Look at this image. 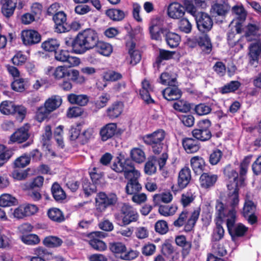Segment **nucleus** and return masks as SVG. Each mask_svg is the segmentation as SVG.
<instances>
[{"mask_svg":"<svg viewBox=\"0 0 261 261\" xmlns=\"http://www.w3.org/2000/svg\"><path fill=\"white\" fill-rule=\"evenodd\" d=\"M166 132L163 129H158L152 133L146 134L142 137L144 143L151 147L155 154H159L162 151Z\"/></svg>","mask_w":261,"mask_h":261,"instance_id":"nucleus-4","label":"nucleus"},{"mask_svg":"<svg viewBox=\"0 0 261 261\" xmlns=\"http://www.w3.org/2000/svg\"><path fill=\"white\" fill-rule=\"evenodd\" d=\"M115 219L121 221L123 225H127L136 222L139 218L137 212L132 206L127 203H123L118 212L114 215Z\"/></svg>","mask_w":261,"mask_h":261,"instance_id":"nucleus-7","label":"nucleus"},{"mask_svg":"<svg viewBox=\"0 0 261 261\" xmlns=\"http://www.w3.org/2000/svg\"><path fill=\"white\" fill-rule=\"evenodd\" d=\"M165 37L167 44L172 48L176 47L181 40L179 35L175 33L168 31V30L165 33Z\"/></svg>","mask_w":261,"mask_h":261,"instance_id":"nucleus-33","label":"nucleus"},{"mask_svg":"<svg viewBox=\"0 0 261 261\" xmlns=\"http://www.w3.org/2000/svg\"><path fill=\"white\" fill-rule=\"evenodd\" d=\"M60 45L59 41L55 38H48L41 43V48L47 52L55 53Z\"/></svg>","mask_w":261,"mask_h":261,"instance_id":"nucleus-31","label":"nucleus"},{"mask_svg":"<svg viewBox=\"0 0 261 261\" xmlns=\"http://www.w3.org/2000/svg\"><path fill=\"white\" fill-rule=\"evenodd\" d=\"M156 160L154 156L148 158V161L146 162L144 165V172L145 174L151 175L156 172Z\"/></svg>","mask_w":261,"mask_h":261,"instance_id":"nucleus-55","label":"nucleus"},{"mask_svg":"<svg viewBox=\"0 0 261 261\" xmlns=\"http://www.w3.org/2000/svg\"><path fill=\"white\" fill-rule=\"evenodd\" d=\"M248 230V228L241 223H238L229 233L232 240L237 238L244 237Z\"/></svg>","mask_w":261,"mask_h":261,"instance_id":"nucleus-40","label":"nucleus"},{"mask_svg":"<svg viewBox=\"0 0 261 261\" xmlns=\"http://www.w3.org/2000/svg\"><path fill=\"white\" fill-rule=\"evenodd\" d=\"M88 238L89 239L88 243L93 249L98 251H104L107 249L106 244L100 239L93 237H88Z\"/></svg>","mask_w":261,"mask_h":261,"instance_id":"nucleus-44","label":"nucleus"},{"mask_svg":"<svg viewBox=\"0 0 261 261\" xmlns=\"http://www.w3.org/2000/svg\"><path fill=\"white\" fill-rule=\"evenodd\" d=\"M27 60V57L22 51L17 52L11 59L13 64L17 66L24 65Z\"/></svg>","mask_w":261,"mask_h":261,"instance_id":"nucleus-63","label":"nucleus"},{"mask_svg":"<svg viewBox=\"0 0 261 261\" xmlns=\"http://www.w3.org/2000/svg\"><path fill=\"white\" fill-rule=\"evenodd\" d=\"M215 221L216 227L214 231L212 240L213 241H219L223 238L224 234V229L222 226L223 221L215 220Z\"/></svg>","mask_w":261,"mask_h":261,"instance_id":"nucleus-53","label":"nucleus"},{"mask_svg":"<svg viewBox=\"0 0 261 261\" xmlns=\"http://www.w3.org/2000/svg\"><path fill=\"white\" fill-rule=\"evenodd\" d=\"M160 83L164 85H172L176 82V79L172 77L171 74L164 72L161 73L160 76Z\"/></svg>","mask_w":261,"mask_h":261,"instance_id":"nucleus-64","label":"nucleus"},{"mask_svg":"<svg viewBox=\"0 0 261 261\" xmlns=\"http://www.w3.org/2000/svg\"><path fill=\"white\" fill-rule=\"evenodd\" d=\"M47 14L52 16H66L64 12L60 10V5L57 3L51 4L48 7Z\"/></svg>","mask_w":261,"mask_h":261,"instance_id":"nucleus-57","label":"nucleus"},{"mask_svg":"<svg viewBox=\"0 0 261 261\" xmlns=\"http://www.w3.org/2000/svg\"><path fill=\"white\" fill-rule=\"evenodd\" d=\"M47 215L53 221L61 223L65 220L63 212L58 208L51 207L48 210Z\"/></svg>","mask_w":261,"mask_h":261,"instance_id":"nucleus-36","label":"nucleus"},{"mask_svg":"<svg viewBox=\"0 0 261 261\" xmlns=\"http://www.w3.org/2000/svg\"><path fill=\"white\" fill-rule=\"evenodd\" d=\"M173 108L177 111L182 113H187L191 109V104L187 101L178 100L174 102Z\"/></svg>","mask_w":261,"mask_h":261,"instance_id":"nucleus-59","label":"nucleus"},{"mask_svg":"<svg viewBox=\"0 0 261 261\" xmlns=\"http://www.w3.org/2000/svg\"><path fill=\"white\" fill-rule=\"evenodd\" d=\"M17 204V199L9 194H3L0 196V206L9 207Z\"/></svg>","mask_w":261,"mask_h":261,"instance_id":"nucleus-41","label":"nucleus"},{"mask_svg":"<svg viewBox=\"0 0 261 261\" xmlns=\"http://www.w3.org/2000/svg\"><path fill=\"white\" fill-rule=\"evenodd\" d=\"M191 167L196 175H200L203 173L205 166L204 160L200 156H195L190 160Z\"/></svg>","mask_w":261,"mask_h":261,"instance_id":"nucleus-27","label":"nucleus"},{"mask_svg":"<svg viewBox=\"0 0 261 261\" xmlns=\"http://www.w3.org/2000/svg\"><path fill=\"white\" fill-rule=\"evenodd\" d=\"M212 122L208 119H203L198 121L197 127L192 131L193 137L201 142L210 140L212 137L211 130Z\"/></svg>","mask_w":261,"mask_h":261,"instance_id":"nucleus-8","label":"nucleus"},{"mask_svg":"<svg viewBox=\"0 0 261 261\" xmlns=\"http://www.w3.org/2000/svg\"><path fill=\"white\" fill-rule=\"evenodd\" d=\"M2 12L5 16H10L15 8V4L11 0H1Z\"/></svg>","mask_w":261,"mask_h":261,"instance_id":"nucleus-45","label":"nucleus"},{"mask_svg":"<svg viewBox=\"0 0 261 261\" xmlns=\"http://www.w3.org/2000/svg\"><path fill=\"white\" fill-rule=\"evenodd\" d=\"M11 115L15 116L16 120L20 122L25 118L27 109L22 105H15Z\"/></svg>","mask_w":261,"mask_h":261,"instance_id":"nucleus-48","label":"nucleus"},{"mask_svg":"<svg viewBox=\"0 0 261 261\" xmlns=\"http://www.w3.org/2000/svg\"><path fill=\"white\" fill-rule=\"evenodd\" d=\"M191 179V171L188 165L185 166L178 172L177 180V189L175 191H181L186 188L190 184Z\"/></svg>","mask_w":261,"mask_h":261,"instance_id":"nucleus-14","label":"nucleus"},{"mask_svg":"<svg viewBox=\"0 0 261 261\" xmlns=\"http://www.w3.org/2000/svg\"><path fill=\"white\" fill-rule=\"evenodd\" d=\"M163 97L168 101H173L178 100L182 95V91L175 85H169L162 92Z\"/></svg>","mask_w":261,"mask_h":261,"instance_id":"nucleus-17","label":"nucleus"},{"mask_svg":"<svg viewBox=\"0 0 261 261\" xmlns=\"http://www.w3.org/2000/svg\"><path fill=\"white\" fill-rule=\"evenodd\" d=\"M124 107L122 101L116 100L108 107L105 111V115L110 120L116 119L122 114Z\"/></svg>","mask_w":261,"mask_h":261,"instance_id":"nucleus-16","label":"nucleus"},{"mask_svg":"<svg viewBox=\"0 0 261 261\" xmlns=\"http://www.w3.org/2000/svg\"><path fill=\"white\" fill-rule=\"evenodd\" d=\"M120 129L117 127L116 123H109L101 127L99 136L102 142L114 139L121 134Z\"/></svg>","mask_w":261,"mask_h":261,"instance_id":"nucleus-11","label":"nucleus"},{"mask_svg":"<svg viewBox=\"0 0 261 261\" xmlns=\"http://www.w3.org/2000/svg\"><path fill=\"white\" fill-rule=\"evenodd\" d=\"M63 243L62 240L54 236H49L45 237L42 241L43 245L47 248H57L62 245Z\"/></svg>","mask_w":261,"mask_h":261,"instance_id":"nucleus-38","label":"nucleus"},{"mask_svg":"<svg viewBox=\"0 0 261 261\" xmlns=\"http://www.w3.org/2000/svg\"><path fill=\"white\" fill-rule=\"evenodd\" d=\"M177 210V206L175 204L160 205L159 207V213L162 216L167 217L173 215Z\"/></svg>","mask_w":261,"mask_h":261,"instance_id":"nucleus-51","label":"nucleus"},{"mask_svg":"<svg viewBox=\"0 0 261 261\" xmlns=\"http://www.w3.org/2000/svg\"><path fill=\"white\" fill-rule=\"evenodd\" d=\"M30 164V158L28 154L24 153L17 158L13 163V166L15 168H21L26 167Z\"/></svg>","mask_w":261,"mask_h":261,"instance_id":"nucleus-62","label":"nucleus"},{"mask_svg":"<svg viewBox=\"0 0 261 261\" xmlns=\"http://www.w3.org/2000/svg\"><path fill=\"white\" fill-rule=\"evenodd\" d=\"M118 197L116 193L110 192L107 194L105 192L97 193L95 197V211L98 214H102L106 210L113 207L118 202Z\"/></svg>","mask_w":261,"mask_h":261,"instance_id":"nucleus-5","label":"nucleus"},{"mask_svg":"<svg viewBox=\"0 0 261 261\" xmlns=\"http://www.w3.org/2000/svg\"><path fill=\"white\" fill-rule=\"evenodd\" d=\"M175 54L174 51H170L164 49H159V55L156 57L155 61L153 63V67L159 69L163 61L169 60L173 58Z\"/></svg>","mask_w":261,"mask_h":261,"instance_id":"nucleus-23","label":"nucleus"},{"mask_svg":"<svg viewBox=\"0 0 261 261\" xmlns=\"http://www.w3.org/2000/svg\"><path fill=\"white\" fill-rule=\"evenodd\" d=\"M62 102V99L60 96L52 95L46 100L44 106H40L37 109L35 115L36 119L40 122L43 121L52 112L61 105Z\"/></svg>","mask_w":261,"mask_h":261,"instance_id":"nucleus-3","label":"nucleus"},{"mask_svg":"<svg viewBox=\"0 0 261 261\" xmlns=\"http://www.w3.org/2000/svg\"><path fill=\"white\" fill-rule=\"evenodd\" d=\"M198 30L202 34H207L212 28V17H195Z\"/></svg>","mask_w":261,"mask_h":261,"instance_id":"nucleus-24","label":"nucleus"},{"mask_svg":"<svg viewBox=\"0 0 261 261\" xmlns=\"http://www.w3.org/2000/svg\"><path fill=\"white\" fill-rule=\"evenodd\" d=\"M198 140L195 138L186 137L182 140V145L185 150L188 153H193L198 151L200 148Z\"/></svg>","mask_w":261,"mask_h":261,"instance_id":"nucleus-22","label":"nucleus"},{"mask_svg":"<svg viewBox=\"0 0 261 261\" xmlns=\"http://www.w3.org/2000/svg\"><path fill=\"white\" fill-rule=\"evenodd\" d=\"M56 80H60L66 76H70V71L65 66H59L56 68L54 74Z\"/></svg>","mask_w":261,"mask_h":261,"instance_id":"nucleus-61","label":"nucleus"},{"mask_svg":"<svg viewBox=\"0 0 261 261\" xmlns=\"http://www.w3.org/2000/svg\"><path fill=\"white\" fill-rule=\"evenodd\" d=\"M21 39L24 45L30 46L39 43L41 36L36 30H24L21 32Z\"/></svg>","mask_w":261,"mask_h":261,"instance_id":"nucleus-13","label":"nucleus"},{"mask_svg":"<svg viewBox=\"0 0 261 261\" xmlns=\"http://www.w3.org/2000/svg\"><path fill=\"white\" fill-rule=\"evenodd\" d=\"M15 106L14 102L10 100H4L0 103V112L6 115H11Z\"/></svg>","mask_w":261,"mask_h":261,"instance_id":"nucleus-52","label":"nucleus"},{"mask_svg":"<svg viewBox=\"0 0 261 261\" xmlns=\"http://www.w3.org/2000/svg\"><path fill=\"white\" fill-rule=\"evenodd\" d=\"M109 248L112 253L116 257L120 258L127 250L125 245L120 242L114 241L109 243Z\"/></svg>","mask_w":261,"mask_h":261,"instance_id":"nucleus-26","label":"nucleus"},{"mask_svg":"<svg viewBox=\"0 0 261 261\" xmlns=\"http://www.w3.org/2000/svg\"><path fill=\"white\" fill-rule=\"evenodd\" d=\"M52 195L56 201H61L66 197L65 191L57 182H54L51 188Z\"/></svg>","mask_w":261,"mask_h":261,"instance_id":"nucleus-35","label":"nucleus"},{"mask_svg":"<svg viewBox=\"0 0 261 261\" xmlns=\"http://www.w3.org/2000/svg\"><path fill=\"white\" fill-rule=\"evenodd\" d=\"M153 91L149 82L144 79L142 82V88L140 90L141 98L147 104L154 103L155 101L151 97L150 92Z\"/></svg>","mask_w":261,"mask_h":261,"instance_id":"nucleus-21","label":"nucleus"},{"mask_svg":"<svg viewBox=\"0 0 261 261\" xmlns=\"http://www.w3.org/2000/svg\"><path fill=\"white\" fill-rule=\"evenodd\" d=\"M96 44L94 48L96 52L99 54L105 57H109L112 53L113 48L110 43L99 39L98 43Z\"/></svg>","mask_w":261,"mask_h":261,"instance_id":"nucleus-29","label":"nucleus"},{"mask_svg":"<svg viewBox=\"0 0 261 261\" xmlns=\"http://www.w3.org/2000/svg\"><path fill=\"white\" fill-rule=\"evenodd\" d=\"M248 49V64L254 68L257 67L261 54V41L258 40L250 43Z\"/></svg>","mask_w":261,"mask_h":261,"instance_id":"nucleus-12","label":"nucleus"},{"mask_svg":"<svg viewBox=\"0 0 261 261\" xmlns=\"http://www.w3.org/2000/svg\"><path fill=\"white\" fill-rule=\"evenodd\" d=\"M256 210V205L254 202L249 199H246L244 204L242 214L246 218L250 214L255 213Z\"/></svg>","mask_w":261,"mask_h":261,"instance_id":"nucleus-54","label":"nucleus"},{"mask_svg":"<svg viewBox=\"0 0 261 261\" xmlns=\"http://www.w3.org/2000/svg\"><path fill=\"white\" fill-rule=\"evenodd\" d=\"M111 99V96L107 93H102L98 99L94 101L95 111H97L105 107Z\"/></svg>","mask_w":261,"mask_h":261,"instance_id":"nucleus-46","label":"nucleus"},{"mask_svg":"<svg viewBox=\"0 0 261 261\" xmlns=\"http://www.w3.org/2000/svg\"><path fill=\"white\" fill-rule=\"evenodd\" d=\"M161 253L167 261H176L179 258V253L176 251L169 240H166L161 246Z\"/></svg>","mask_w":261,"mask_h":261,"instance_id":"nucleus-15","label":"nucleus"},{"mask_svg":"<svg viewBox=\"0 0 261 261\" xmlns=\"http://www.w3.org/2000/svg\"><path fill=\"white\" fill-rule=\"evenodd\" d=\"M65 43L67 46L71 47L74 53L81 54L77 35L73 38L70 37H66L65 38Z\"/></svg>","mask_w":261,"mask_h":261,"instance_id":"nucleus-56","label":"nucleus"},{"mask_svg":"<svg viewBox=\"0 0 261 261\" xmlns=\"http://www.w3.org/2000/svg\"><path fill=\"white\" fill-rule=\"evenodd\" d=\"M187 45L192 48L198 46L201 53L209 55L213 50V44L207 34H202L187 39Z\"/></svg>","mask_w":261,"mask_h":261,"instance_id":"nucleus-6","label":"nucleus"},{"mask_svg":"<svg viewBox=\"0 0 261 261\" xmlns=\"http://www.w3.org/2000/svg\"><path fill=\"white\" fill-rule=\"evenodd\" d=\"M55 23V32L62 33L70 30L68 23L66 22L67 17H53Z\"/></svg>","mask_w":261,"mask_h":261,"instance_id":"nucleus-32","label":"nucleus"},{"mask_svg":"<svg viewBox=\"0 0 261 261\" xmlns=\"http://www.w3.org/2000/svg\"><path fill=\"white\" fill-rule=\"evenodd\" d=\"M223 152L218 148H214L211 151L208 156V162L212 166L218 165L222 159Z\"/></svg>","mask_w":261,"mask_h":261,"instance_id":"nucleus-39","label":"nucleus"},{"mask_svg":"<svg viewBox=\"0 0 261 261\" xmlns=\"http://www.w3.org/2000/svg\"><path fill=\"white\" fill-rule=\"evenodd\" d=\"M241 86V83L238 81H231L229 83L222 86L220 89L222 94H227L234 92L238 90Z\"/></svg>","mask_w":261,"mask_h":261,"instance_id":"nucleus-42","label":"nucleus"},{"mask_svg":"<svg viewBox=\"0 0 261 261\" xmlns=\"http://www.w3.org/2000/svg\"><path fill=\"white\" fill-rule=\"evenodd\" d=\"M176 244L181 247V253L183 258L187 257L190 253L192 248V242L188 241L184 235L177 236L175 239Z\"/></svg>","mask_w":261,"mask_h":261,"instance_id":"nucleus-20","label":"nucleus"},{"mask_svg":"<svg viewBox=\"0 0 261 261\" xmlns=\"http://www.w3.org/2000/svg\"><path fill=\"white\" fill-rule=\"evenodd\" d=\"M200 212V207H196L191 213L190 217L187 219L189 212L187 210H185L179 214L178 218L173 222V225L177 228L184 225V230L186 232H191L194 229L198 220Z\"/></svg>","mask_w":261,"mask_h":261,"instance_id":"nucleus-2","label":"nucleus"},{"mask_svg":"<svg viewBox=\"0 0 261 261\" xmlns=\"http://www.w3.org/2000/svg\"><path fill=\"white\" fill-rule=\"evenodd\" d=\"M30 129V124L28 123L17 128L10 136L8 144H12L15 143L22 144L27 141L31 136Z\"/></svg>","mask_w":261,"mask_h":261,"instance_id":"nucleus-10","label":"nucleus"},{"mask_svg":"<svg viewBox=\"0 0 261 261\" xmlns=\"http://www.w3.org/2000/svg\"><path fill=\"white\" fill-rule=\"evenodd\" d=\"M124 171H122L124 173V176L125 178H129V177L133 175L135 176L137 175L139 171L135 169V166L132 160L129 159H123V165Z\"/></svg>","mask_w":261,"mask_h":261,"instance_id":"nucleus-30","label":"nucleus"},{"mask_svg":"<svg viewBox=\"0 0 261 261\" xmlns=\"http://www.w3.org/2000/svg\"><path fill=\"white\" fill-rule=\"evenodd\" d=\"M81 54L94 48L99 39L98 33L94 29H86L77 34Z\"/></svg>","mask_w":261,"mask_h":261,"instance_id":"nucleus-1","label":"nucleus"},{"mask_svg":"<svg viewBox=\"0 0 261 261\" xmlns=\"http://www.w3.org/2000/svg\"><path fill=\"white\" fill-rule=\"evenodd\" d=\"M224 177L229 182L227 184V188L228 191L232 190L234 187H242L244 186L245 181H240V172L239 174L238 171L232 166L229 164L225 166L223 170Z\"/></svg>","mask_w":261,"mask_h":261,"instance_id":"nucleus-9","label":"nucleus"},{"mask_svg":"<svg viewBox=\"0 0 261 261\" xmlns=\"http://www.w3.org/2000/svg\"><path fill=\"white\" fill-rule=\"evenodd\" d=\"M212 105L207 103H200L195 105L194 111L198 116H204L210 114L212 112Z\"/></svg>","mask_w":261,"mask_h":261,"instance_id":"nucleus-47","label":"nucleus"},{"mask_svg":"<svg viewBox=\"0 0 261 261\" xmlns=\"http://www.w3.org/2000/svg\"><path fill=\"white\" fill-rule=\"evenodd\" d=\"M218 176L217 174L212 172H203L199 178L200 186L202 188L207 189L214 186L218 180Z\"/></svg>","mask_w":261,"mask_h":261,"instance_id":"nucleus-19","label":"nucleus"},{"mask_svg":"<svg viewBox=\"0 0 261 261\" xmlns=\"http://www.w3.org/2000/svg\"><path fill=\"white\" fill-rule=\"evenodd\" d=\"M20 239L24 244L28 245H36L40 242L39 236L34 233L20 236Z\"/></svg>","mask_w":261,"mask_h":261,"instance_id":"nucleus-50","label":"nucleus"},{"mask_svg":"<svg viewBox=\"0 0 261 261\" xmlns=\"http://www.w3.org/2000/svg\"><path fill=\"white\" fill-rule=\"evenodd\" d=\"M130 157L132 161L141 164L146 160V155L143 150L138 147H134L130 150Z\"/></svg>","mask_w":261,"mask_h":261,"instance_id":"nucleus-34","label":"nucleus"},{"mask_svg":"<svg viewBox=\"0 0 261 261\" xmlns=\"http://www.w3.org/2000/svg\"><path fill=\"white\" fill-rule=\"evenodd\" d=\"M67 100L71 104L83 107L87 105L89 97L86 94L70 93L67 95Z\"/></svg>","mask_w":261,"mask_h":261,"instance_id":"nucleus-25","label":"nucleus"},{"mask_svg":"<svg viewBox=\"0 0 261 261\" xmlns=\"http://www.w3.org/2000/svg\"><path fill=\"white\" fill-rule=\"evenodd\" d=\"M89 174L92 182L95 184H99L100 179L104 175L103 172L96 167H93L90 170H89Z\"/></svg>","mask_w":261,"mask_h":261,"instance_id":"nucleus-60","label":"nucleus"},{"mask_svg":"<svg viewBox=\"0 0 261 261\" xmlns=\"http://www.w3.org/2000/svg\"><path fill=\"white\" fill-rule=\"evenodd\" d=\"M140 176V172H138L137 176L132 175L129 178H125L128 180L125 188V193L127 195H133L138 193L142 189V186L139 182L138 178Z\"/></svg>","mask_w":261,"mask_h":261,"instance_id":"nucleus-18","label":"nucleus"},{"mask_svg":"<svg viewBox=\"0 0 261 261\" xmlns=\"http://www.w3.org/2000/svg\"><path fill=\"white\" fill-rule=\"evenodd\" d=\"M155 232L161 235L166 234L169 230L168 224L164 220H159L154 224Z\"/></svg>","mask_w":261,"mask_h":261,"instance_id":"nucleus-58","label":"nucleus"},{"mask_svg":"<svg viewBox=\"0 0 261 261\" xmlns=\"http://www.w3.org/2000/svg\"><path fill=\"white\" fill-rule=\"evenodd\" d=\"M252 155H249L245 156L240 165V181H245L247 172L248 167L250 163Z\"/></svg>","mask_w":261,"mask_h":261,"instance_id":"nucleus-43","label":"nucleus"},{"mask_svg":"<svg viewBox=\"0 0 261 261\" xmlns=\"http://www.w3.org/2000/svg\"><path fill=\"white\" fill-rule=\"evenodd\" d=\"M239 187H236L227 194L228 200H229L230 210H236V207L239 203Z\"/></svg>","mask_w":261,"mask_h":261,"instance_id":"nucleus-37","label":"nucleus"},{"mask_svg":"<svg viewBox=\"0 0 261 261\" xmlns=\"http://www.w3.org/2000/svg\"><path fill=\"white\" fill-rule=\"evenodd\" d=\"M168 16H182L185 14V8L177 2L171 3L168 7Z\"/></svg>","mask_w":261,"mask_h":261,"instance_id":"nucleus-28","label":"nucleus"},{"mask_svg":"<svg viewBox=\"0 0 261 261\" xmlns=\"http://www.w3.org/2000/svg\"><path fill=\"white\" fill-rule=\"evenodd\" d=\"M82 187L86 197H88L92 194L96 193L97 187L96 184L91 183L87 179H85L82 181Z\"/></svg>","mask_w":261,"mask_h":261,"instance_id":"nucleus-49","label":"nucleus"}]
</instances>
